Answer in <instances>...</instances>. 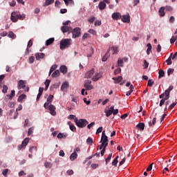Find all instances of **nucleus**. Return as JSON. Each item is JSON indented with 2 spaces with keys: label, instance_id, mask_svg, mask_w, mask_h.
<instances>
[{
  "label": "nucleus",
  "instance_id": "obj_17",
  "mask_svg": "<svg viewBox=\"0 0 177 177\" xmlns=\"http://www.w3.org/2000/svg\"><path fill=\"white\" fill-rule=\"evenodd\" d=\"M35 56L36 60H39V59H44V57H45V54L44 53H37L35 55Z\"/></svg>",
  "mask_w": 177,
  "mask_h": 177
},
{
  "label": "nucleus",
  "instance_id": "obj_44",
  "mask_svg": "<svg viewBox=\"0 0 177 177\" xmlns=\"http://www.w3.org/2000/svg\"><path fill=\"white\" fill-rule=\"evenodd\" d=\"M86 142L88 145H90V146H92V145L93 143V140L92 138H91V137H88L86 140Z\"/></svg>",
  "mask_w": 177,
  "mask_h": 177
},
{
  "label": "nucleus",
  "instance_id": "obj_49",
  "mask_svg": "<svg viewBox=\"0 0 177 177\" xmlns=\"http://www.w3.org/2000/svg\"><path fill=\"white\" fill-rule=\"evenodd\" d=\"M107 147V144L103 147L102 150L101 151V156L103 157L104 156V153L106 152V148Z\"/></svg>",
  "mask_w": 177,
  "mask_h": 177
},
{
  "label": "nucleus",
  "instance_id": "obj_3",
  "mask_svg": "<svg viewBox=\"0 0 177 177\" xmlns=\"http://www.w3.org/2000/svg\"><path fill=\"white\" fill-rule=\"evenodd\" d=\"M74 121L78 128H85V127L89 124V122L85 119L78 120V118H75Z\"/></svg>",
  "mask_w": 177,
  "mask_h": 177
},
{
  "label": "nucleus",
  "instance_id": "obj_39",
  "mask_svg": "<svg viewBox=\"0 0 177 177\" xmlns=\"http://www.w3.org/2000/svg\"><path fill=\"white\" fill-rule=\"evenodd\" d=\"M147 55H150V52H151V44L149 43L147 45Z\"/></svg>",
  "mask_w": 177,
  "mask_h": 177
},
{
  "label": "nucleus",
  "instance_id": "obj_31",
  "mask_svg": "<svg viewBox=\"0 0 177 177\" xmlns=\"http://www.w3.org/2000/svg\"><path fill=\"white\" fill-rule=\"evenodd\" d=\"M59 70H60L61 73H63V74H66V73H67V66H61L59 68Z\"/></svg>",
  "mask_w": 177,
  "mask_h": 177
},
{
  "label": "nucleus",
  "instance_id": "obj_9",
  "mask_svg": "<svg viewBox=\"0 0 177 177\" xmlns=\"http://www.w3.org/2000/svg\"><path fill=\"white\" fill-rule=\"evenodd\" d=\"M120 19L122 21H123V23H130L131 21V16L129 15V13L123 15L122 17Z\"/></svg>",
  "mask_w": 177,
  "mask_h": 177
},
{
  "label": "nucleus",
  "instance_id": "obj_60",
  "mask_svg": "<svg viewBox=\"0 0 177 177\" xmlns=\"http://www.w3.org/2000/svg\"><path fill=\"white\" fill-rule=\"evenodd\" d=\"M88 32L90 34H92L93 35H96V30H93V29H90L88 30Z\"/></svg>",
  "mask_w": 177,
  "mask_h": 177
},
{
  "label": "nucleus",
  "instance_id": "obj_28",
  "mask_svg": "<svg viewBox=\"0 0 177 177\" xmlns=\"http://www.w3.org/2000/svg\"><path fill=\"white\" fill-rule=\"evenodd\" d=\"M77 157H78V154H77L76 153L73 152L70 156V160H71V161H74V160H75Z\"/></svg>",
  "mask_w": 177,
  "mask_h": 177
},
{
  "label": "nucleus",
  "instance_id": "obj_22",
  "mask_svg": "<svg viewBox=\"0 0 177 177\" xmlns=\"http://www.w3.org/2000/svg\"><path fill=\"white\" fill-rule=\"evenodd\" d=\"M55 42V38L51 37L46 41V46H49V45H52Z\"/></svg>",
  "mask_w": 177,
  "mask_h": 177
},
{
  "label": "nucleus",
  "instance_id": "obj_2",
  "mask_svg": "<svg viewBox=\"0 0 177 177\" xmlns=\"http://www.w3.org/2000/svg\"><path fill=\"white\" fill-rule=\"evenodd\" d=\"M71 45V39H64L60 41L59 48L61 50H64L66 48H68Z\"/></svg>",
  "mask_w": 177,
  "mask_h": 177
},
{
  "label": "nucleus",
  "instance_id": "obj_40",
  "mask_svg": "<svg viewBox=\"0 0 177 177\" xmlns=\"http://www.w3.org/2000/svg\"><path fill=\"white\" fill-rule=\"evenodd\" d=\"M111 49L113 50V55H117L118 50V47L113 46L111 48Z\"/></svg>",
  "mask_w": 177,
  "mask_h": 177
},
{
  "label": "nucleus",
  "instance_id": "obj_41",
  "mask_svg": "<svg viewBox=\"0 0 177 177\" xmlns=\"http://www.w3.org/2000/svg\"><path fill=\"white\" fill-rule=\"evenodd\" d=\"M158 74H159L158 78H162V77H164V75H165V73L162 69L159 70Z\"/></svg>",
  "mask_w": 177,
  "mask_h": 177
},
{
  "label": "nucleus",
  "instance_id": "obj_56",
  "mask_svg": "<svg viewBox=\"0 0 177 177\" xmlns=\"http://www.w3.org/2000/svg\"><path fill=\"white\" fill-rule=\"evenodd\" d=\"M102 131H103V127H99L96 131V135H99V133H101Z\"/></svg>",
  "mask_w": 177,
  "mask_h": 177
},
{
  "label": "nucleus",
  "instance_id": "obj_26",
  "mask_svg": "<svg viewBox=\"0 0 177 177\" xmlns=\"http://www.w3.org/2000/svg\"><path fill=\"white\" fill-rule=\"evenodd\" d=\"M101 77H102V75L100 73H96L95 75L92 77V80L94 82H96L98 80H100Z\"/></svg>",
  "mask_w": 177,
  "mask_h": 177
},
{
  "label": "nucleus",
  "instance_id": "obj_1",
  "mask_svg": "<svg viewBox=\"0 0 177 177\" xmlns=\"http://www.w3.org/2000/svg\"><path fill=\"white\" fill-rule=\"evenodd\" d=\"M26 19V15H20L17 12H12L11 13L10 19L12 23H17V20H24Z\"/></svg>",
  "mask_w": 177,
  "mask_h": 177
},
{
  "label": "nucleus",
  "instance_id": "obj_8",
  "mask_svg": "<svg viewBox=\"0 0 177 177\" xmlns=\"http://www.w3.org/2000/svg\"><path fill=\"white\" fill-rule=\"evenodd\" d=\"M53 102V95H50L47 98V102L44 104V109H48V106Z\"/></svg>",
  "mask_w": 177,
  "mask_h": 177
},
{
  "label": "nucleus",
  "instance_id": "obj_29",
  "mask_svg": "<svg viewBox=\"0 0 177 177\" xmlns=\"http://www.w3.org/2000/svg\"><path fill=\"white\" fill-rule=\"evenodd\" d=\"M67 88H68V82H65L61 86V91H64V89H67Z\"/></svg>",
  "mask_w": 177,
  "mask_h": 177
},
{
  "label": "nucleus",
  "instance_id": "obj_25",
  "mask_svg": "<svg viewBox=\"0 0 177 177\" xmlns=\"http://www.w3.org/2000/svg\"><path fill=\"white\" fill-rule=\"evenodd\" d=\"M174 89V86H170L168 89L165 90V96H167V97H169V93H171V91Z\"/></svg>",
  "mask_w": 177,
  "mask_h": 177
},
{
  "label": "nucleus",
  "instance_id": "obj_55",
  "mask_svg": "<svg viewBox=\"0 0 177 177\" xmlns=\"http://www.w3.org/2000/svg\"><path fill=\"white\" fill-rule=\"evenodd\" d=\"M2 92H3V93H6L8 92V86H6V85L3 86Z\"/></svg>",
  "mask_w": 177,
  "mask_h": 177
},
{
  "label": "nucleus",
  "instance_id": "obj_64",
  "mask_svg": "<svg viewBox=\"0 0 177 177\" xmlns=\"http://www.w3.org/2000/svg\"><path fill=\"white\" fill-rule=\"evenodd\" d=\"M31 46H32V40H29V41L28 42V48H31Z\"/></svg>",
  "mask_w": 177,
  "mask_h": 177
},
{
  "label": "nucleus",
  "instance_id": "obj_58",
  "mask_svg": "<svg viewBox=\"0 0 177 177\" xmlns=\"http://www.w3.org/2000/svg\"><path fill=\"white\" fill-rule=\"evenodd\" d=\"M60 5H61V3L59 2V0H57L55 3V6L56 8H60Z\"/></svg>",
  "mask_w": 177,
  "mask_h": 177
},
{
  "label": "nucleus",
  "instance_id": "obj_18",
  "mask_svg": "<svg viewBox=\"0 0 177 177\" xmlns=\"http://www.w3.org/2000/svg\"><path fill=\"white\" fill-rule=\"evenodd\" d=\"M112 80H113L114 84H120L122 81V76L113 77Z\"/></svg>",
  "mask_w": 177,
  "mask_h": 177
},
{
  "label": "nucleus",
  "instance_id": "obj_42",
  "mask_svg": "<svg viewBox=\"0 0 177 177\" xmlns=\"http://www.w3.org/2000/svg\"><path fill=\"white\" fill-rule=\"evenodd\" d=\"M33 133H34V127L29 128L28 131V136L32 135Z\"/></svg>",
  "mask_w": 177,
  "mask_h": 177
},
{
  "label": "nucleus",
  "instance_id": "obj_47",
  "mask_svg": "<svg viewBox=\"0 0 177 177\" xmlns=\"http://www.w3.org/2000/svg\"><path fill=\"white\" fill-rule=\"evenodd\" d=\"M123 63H124V61H122V59H119L118 60V66L119 67H123V65H122Z\"/></svg>",
  "mask_w": 177,
  "mask_h": 177
},
{
  "label": "nucleus",
  "instance_id": "obj_6",
  "mask_svg": "<svg viewBox=\"0 0 177 177\" xmlns=\"http://www.w3.org/2000/svg\"><path fill=\"white\" fill-rule=\"evenodd\" d=\"M71 32H72V38H79L81 36V28H75Z\"/></svg>",
  "mask_w": 177,
  "mask_h": 177
},
{
  "label": "nucleus",
  "instance_id": "obj_38",
  "mask_svg": "<svg viewBox=\"0 0 177 177\" xmlns=\"http://www.w3.org/2000/svg\"><path fill=\"white\" fill-rule=\"evenodd\" d=\"M57 68V65H53L50 69L48 75H50V74H52L53 71H55V70H56Z\"/></svg>",
  "mask_w": 177,
  "mask_h": 177
},
{
  "label": "nucleus",
  "instance_id": "obj_32",
  "mask_svg": "<svg viewBox=\"0 0 177 177\" xmlns=\"http://www.w3.org/2000/svg\"><path fill=\"white\" fill-rule=\"evenodd\" d=\"M27 97V95H26V94H22L21 95L19 96L18 97V102H23V100H24V99H26Z\"/></svg>",
  "mask_w": 177,
  "mask_h": 177
},
{
  "label": "nucleus",
  "instance_id": "obj_5",
  "mask_svg": "<svg viewBox=\"0 0 177 177\" xmlns=\"http://www.w3.org/2000/svg\"><path fill=\"white\" fill-rule=\"evenodd\" d=\"M29 142H30L29 138H25L22 141L21 145H18V147H17L18 150L20 151L21 149H26V147L27 146V145H28Z\"/></svg>",
  "mask_w": 177,
  "mask_h": 177
},
{
  "label": "nucleus",
  "instance_id": "obj_27",
  "mask_svg": "<svg viewBox=\"0 0 177 177\" xmlns=\"http://www.w3.org/2000/svg\"><path fill=\"white\" fill-rule=\"evenodd\" d=\"M55 2V0H46L43 6H49V5H52Z\"/></svg>",
  "mask_w": 177,
  "mask_h": 177
},
{
  "label": "nucleus",
  "instance_id": "obj_4",
  "mask_svg": "<svg viewBox=\"0 0 177 177\" xmlns=\"http://www.w3.org/2000/svg\"><path fill=\"white\" fill-rule=\"evenodd\" d=\"M100 142L102 144V146H106H106H109V137L106 136L104 131L102 132Z\"/></svg>",
  "mask_w": 177,
  "mask_h": 177
},
{
  "label": "nucleus",
  "instance_id": "obj_36",
  "mask_svg": "<svg viewBox=\"0 0 177 177\" xmlns=\"http://www.w3.org/2000/svg\"><path fill=\"white\" fill-rule=\"evenodd\" d=\"M60 75V71L59 70H56L53 74L52 77L53 78H55L56 77H59Z\"/></svg>",
  "mask_w": 177,
  "mask_h": 177
},
{
  "label": "nucleus",
  "instance_id": "obj_57",
  "mask_svg": "<svg viewBox=\"0 0 177 177\" xmlns=\"http://www.w3.org/2000/svg\"><path fill=\"white\" fill-rule=\"evenodd\" d=\"M174 68H169L167 70V75H171V74L174 73Z\"/></svg>",
  "mask_w": 177,
  "mask_h": 177
},
{
  "label": "nucleus",
  "instance_id": "obj_12",
  "mask_svg": "<svg viewBox=\"0 0 177 177\" xmlns=\"http://www.w3.org/2000/svg\"><path fill=\"white\" fill-rule=\"evenodd\" d=\"M122 18V15L120 12H114L112 14V19L113 20H120V19Z\"/></svg>",
  "mask_w": 177,
  "mask_h": 177
},
{
  "label": "nucleus",
  "instance_id": "obj_15",
  "mask_svg": "<svg viewBox=\"0 0 177 177\" xmlns=\"http://www.w3.org/2000/svg\"><path fill=\"white\" fill-rule=\"evenodd\" d=\"M159 16L164 17L165 16V7H161L158 10Z\"/></svg>",
  "mask_w": 177,
  "mask_h": 177
},
{
  "label": "nucleus",
  "instance_id": "obj_23",
  "mask_svg": "<svg viewBox=\"0 0 177 177\" xmlns=\"http://www.w3.org/2000/svg\"><path fill=\"white\" fill-rule=\"evenodd\" d=\"M68 135L67 133H59L57 136V138L58 139H66V138H67Z\"/></svg>",
  "mask_w": 177,
  "mask_h": 177
},
{
  "label": "nucleus",
  "instance_id": "obj_45",
  "mask_svg": "<svg viewBox=\"0 0 177 177\" xmlns=\"http://www.w3.org/2000/svg\"><path fill=\"white\" fill-rule=\"evenodd\" d=\"M165 10H166V12H171L173 10V8L171 7V6H166L165 7Z\"/></svg>",
  "mask_w": 177,
  "mask_h": 177
},
{
  "label": "nucleus",
  "instance_id": "obj_10",
  "mask_svg": "<svg viewBox=\"0 0 177 177\" xmlns=\"http://www.w3.org/2000/svg\"><path fill=\"white\" fill-rule=\"evenodd\" d=\"M47 109L50 111L51 115H55L56 114V106H55V105L49 104Z\"/></svg>",
  "mask_w": 177,
  "mask_h": 177
},
{
  "label": "nucleus",
  "instance_id": "obj_13",
  "mask_svg": "<svg viewBox=\"0 0 177 177\" xmlns=\"http://www.w3.org/2000/svg\"><path fill=\"white\" fill-rule=\"evenodd\" d=\"M71 30H73V28L67 26H63L61 28V31H62L64 34L66 32H68V31H71Z\"/></svg>",
  "mask_w": 177,
  "mask_h": 177
},
{
  "label": "nucleus",
  "instance_id": "obj_63",
  "mask_svg": "<svg viewBox=\"0 0 177 177\" xmlns=\"http://www.w3.org/2000/svg\"><path fill=\"white\" fill-rule=\"evenodd\" d=\"M149 67V62L146 61V59L144 60V68H147Z\"/></svg>",
  "mask_w": 177,
  "mask_h": 177
},
{
  "label": "nucleus",
  "instance_id": "obj_21",
  "mask_svg": "<svg viewBox=\"0 0 177 177\" xmlns=\"http://www.w3.org/2000/svg\"><path fill=\"white\" fill-rule=\"evenodd\" d=\"M145 124L143 122H139L136 125V128H138V129H140V131H145Z\"/></svg>",
  "mask_w": 177,
  "mask_h": 177
},
{
  "label": "nucleus",
  "instance_id": "obj_62",
  "mask_svg": "<svg viewBox=\"0 0 177 177\" xmlns=\"http://www.w3.org/2000/svg\"><path fill=\"white\" fill-rule=\"evenodd\" d=\"M89 37H91V36L89 35V34H88V33H84V35H83V37H82V39H86V38H89Z\"/></svg>",
  "mask_w": 177,
  "mask_h": 177
},
{
  "label": "nucleus",
  "instance_id": "obj_19",
  "mask_svg": "<svg viewBox=\"0 0 177 177\" xmlns=\"http://www.w3.org/2000/svg\"><path fill=\"white\" fill-rule=\"evenodd\" d=\"M98 8L100 10H104V9H106V3L104 1H100Z\"/></svg>",
  "mask_w": 177,
  "mask_h": 177
},
{
  "label": "nucleus",
  "instance_id": "obj_51",
  "mask_svg": "<svg viewBox=\"0 0 177 177\" xmlns=\"http://www.w3.org/2000/svg\"><path fill=\"white\" fill-rule=\"evenodd\" d=\"M177 39V35L176 36H172L171 39H170L171 44H175V41Z\"/></svg>",
  "mask_w": 177,
  "mask_h": 177
},
{
  "label": "nucleus",
  "instance_id": "obj_37",
  "mask_svg": "<svg viewBox=\"0 0 177 177\" xmlns=\"http://www.w3.org/2000/svg\"><path fill=\"white\" fill-rule=\"evenodd\" d=\"M111 157H113V153H109L107 158L105 159L106 164H109L110 162V160H111Z\"/></svg>",
  "mask_w": 177,
  "mask_h": 177
},
{
  "label": "nucleus",
  "instance_id": "obj_54",
  "mask_svg": "<svg viewBox=\"0 0 177 177\" xmlns=\"http://www.w3.org/2000/svg\"><path fill=\"white\" fill-rule=\"evenodd\" d=\"M8 37L10 38H16V35L13 32H9Z\"/></svg>",
  "mask_w": 177,
  "mask_h": 177
},
{
  "label": "nucleus",
  "instance_id": "obj_48",
  "mask_svg": "<svg viewBox=\"0 0 177 177\" xmlns=\"http://www.w3.org/2000/svg\"><path fill=\"white\" fill-rule=\"evenodd\" d=\"M8 172H9V169H5L2 171V175H3V176L6 177V176H8Z\"/></svg>",
  "mask_w": 177,
  "mask_h": 177
},
{
  "label": "nucleus",
  "instance_id": "obj_46",
  "mask_svg": "<svg viewBox=\"0 0 177 177\" xmlns=\"http://www.w3.org/2000/svg\"><path fill=\"white\" fill-rule=\"evenodd\" d=\"M46 168H52V163L49 162H46L44 164Z\"/></svg>",
  "mask_w": 177,
  "mask_h": 177
},
{
  "label": "nucleus",
  "instance_id": "obj_52",
  "mask_svg": "<svg viewBox=\"0 0 177 177\" xmlns=\"http://www.w3.org/2000/svg\"><path fill=\"white\" fill-rule=\"evenodd\" d=\"M28 60H29V63L30 64H32V63H34V60H35V57H34V56H31L29 57Z\"/></svg>",
  "mask_w": 177,
  "mask_h": 177
},
{
  "label": "nucleus",
  "instance_id": "obj_59",
  "mask_svg": "<svg viewBox=\"0 0 177 177\" xmlns=\"http://www.w3.org/2000/svg\"><path fill=\"white\" fill-rule=\"evenodd\" d=\"M96 18H95V17H91V18H89L88 19V21L91 24L93 23V21H95Z\"/></svg>",
  "mask_w": 177,
  "mask_h": 177
},
{
  "label": "nucleus",
  "instance_id": "obj_11",
  "mask_svg": "<svg viewBox=\"0 0 177 177\" xmlns=\"http://www.w3.org/2000/svg\"><path fill=\"white\" fill-rule=\"evenodd\" d=\"M26 84H27V82L24 80H19L18 82V89H23L24 88H26Z\"/></svg>",
  "mask_w": 177,
  "mask_h": 177
},
{
  "label": "nucleus",
  "instance_id": "obj_61",
  "mask_svg": "<svg viewBox=\"0 0 177 177\" xmlns=\"http://www.w3.org/2000/svg\"><path fill=\"white\" fill-rule=\"evenodd\" d=\"M35 150V151H37V147H31L30 149H29V151L30 153H32V151Z\"/></svg>",
  "mask_w": 177,
  "mask_h": 177
},
{
  "label": "nucleus",
  "instance_id": "obj_20",
  "mask_svg": "<svg viewBox=\"0 0 177 177\" xmlns=\"http://www.w3.org/2000/svg\"><path fill=\"white\" fill-rule=\"evenodd\" d=\"M68 125H69V128L72 132H76L77 128L73 123H71V122H68Z\"/></svg>",
  "mask_w": 177,
  "mask_h": 177
},
{
  "label": "nucleus",
  "instance_id": "obj_43",
  "mask_svg": "<svg viewBox=\"0 0 177 177\" xmlns=\"http://www.w3.org/2000/svg\"><path fill=\"white\" fill-rule=\"evenodd\" d=\"M177 104V102L175 101L174 102H173L172 104H171L169 107H168V109L169 110H172V109H174V107H175V106H176Z\"/></svg>",
  "mask_w": 177,
  "mask_h": 177
},
{
  "label": "nucleus",
  "instance_id": "obj_53",
  "mask_svg": "<svg viewBox=\"0 0 177 177\" xmlns=\"http://www.w3.org/2000/svg\"><path fill=\"white\" fill-rule=\"evenodd\" d=\"M154 85V81L151 80H148L147 86H153Z\"/></svg>",
  "mask_w": 177,
  "mask_h": 177
},
{
  "label": "nucleus",
  "instance_id": "obj_35",
  "mask_svg": "<svg viewBox=\"0 0 177 177\" xmlns=\"http://www.w3.org/2000/svg\"><path fill=\"white\" fill-rule=\"evenodd\" d=\"M44 84L46 86L44 91H48V88H49V85L50 84V80H46L44 82Z\"/></svg>",
  "mask_w": 177,
  "mask_h": 177
},
{
  "label": "nucleus",
  "instance_id": "obj_16",
  "mask_svg": "<svg viewBox=\"0 0 177 177\" xmlns=\"http://www.w3.org/2000/svg\"><path fill=\"white\" fill-rule=\"evenodd\" d=\"M113 111H114V106H111L109 110L105 111L106 117H110L113 114Z\"/></svg>",
  "mask_w": 177,
  "mask_h": 177
},
{
  "label": "nucleus",
  "instance_id": "obj_50",
  "mask_svg": "<svg viewBox=\"0 0 177 177\" xmlns=\"http://www.w3.org/2000/svg\"><path fill=\"white\" fill-rule=\"evenodd\" d=\"M15 90H12V91H11V94L10 95H7V96H8L9 99H10V100H12L13 96H15Z\"/></svg>",
  "mask_w": 177,
  "mask_h": 177
},
{
  "label": "nucleus",
  "instance_id": "obj_30",
  "mask_svg": "<svg viewBox=\"0 0 177 177\" xmlns=\"http://www.w3.org/2000/svg\"><path fill=\"white\" fill-rule=\"evenodd\" d=\"M172 55H174L173 53H171L170 55V56L169 57V58L166 60V63L167 64V66H171V64H172Z\"/></svg>",
  "mask_w": 177,
  "mask_h": 177
},
{
  "label": "nucleus",
  "instance_id": "obj_24",
  "mask_svg": "<svg viewBox=\"0 0 177 177\" xmlns=\"http://www.w3.org/2000/svg\"><path fill=\"white\" fill-rule=\"evenodd\" d=\"M168 99H169V97L165 95V97L160 101V107H162V106H164V104L165 103V100H168Z\"/></svg>",
  "mask_w": 177,
  "mask_h": 177
},
{
  "label": "nucleus",
  "instance_id": "obj_34",
  "mask_svg": "<svg viewBox=\"0 0 177 177\" xmlns=\"http://www.w3.org/2000/svg\"><path fill=\"white\" fill-rule=\"evenodd\" d=\"M109 52H110V50H109L107 51V53L104 55V57L102 59V62H106L107 61V59H108L109 56H110V55L109 54Z\"/></svg>",
  "mask_w": 177,
  "mask_h": 177
},
{
  "label": "nucleus",
  "instance_id": "obj_14",
  "mask_svg": "<svg viewBox=\"0 0 177 177\" xmlns=\"http://www.w3.org/2000/svg\"><path fill=\"white\" fill-rule=\"evenodd\" d=\"M93 74H95V69L93 68L85 74V78H91Z\"/></svg>",
  "mask_w": 177,
  "mask_h": 177
},
{
  "label": "nucleus",
  "instance_id": "obj_7",
  "mask_svg": "<svg viewBox=\"0 0 177 177\" xmlns=\"http://www.w3.org/2000/svg\"><path fill=\"white\" fill-rule=\"evenodd\" d=\"M84 88L86 91H92L93 89V86L92 85V82L90 80H85Z\"/></svg>",
  "mask_w": 177,
  "mask_h": 177
},
{
  "label": "nucleus",
  "instance_id": "obj_33",
  "mask_svg": "<svg viewBox=\"0 0 177 177\" xmlns=\"http://www.w3.org/2000/svg\"><path fill=\"white\" fill-rule=\"evenodd\" d=\"M120 158V156H117L115 159L113 160L112 162V165H113V167H117V164H118V158Z\"/></svg>",
  "mask_w": 177,
  "mask_h": 177
}]
</instances>
